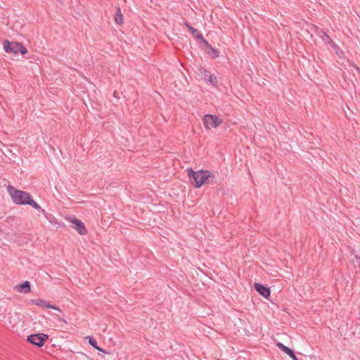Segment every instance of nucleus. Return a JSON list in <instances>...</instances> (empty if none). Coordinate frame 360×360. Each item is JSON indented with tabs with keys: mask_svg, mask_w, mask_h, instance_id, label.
<instances>
[{
	"mask_svg": "<svg viewBox=\"0 0 360 360\" xmlns=\"http://www.w3.org/2000/svg\"><path fill=\"white\" fill-rule=\"evenodd\" d=\"M115 21L120 25L122 24L123 22V15L122 14L120 8H117L116 14L115 16Z\"/></svg>",
	"mask_w": 360,
	"mask_h": 360,
	"instance_id": "nucleus-14",
	"label": "nucleus"
},
{
	"mask_svg": "<svg viewBox=\"0 0 360 360\" xmlns=\"http://www.w3.org/2000/svg\"><path fill=\"white\" fill-rule=\"evenodd\" d=\"M89 343L91 346H93L95 349H98V350H99V351H101V349L98 347V345H97V342H96V340L94 338L91 337V338H89ZM102 352H103V351L102 350Z\"/></svg>",
	"mask_w": 360,
	"mask_h": 360,
	"instance_id": "nucleus-17",
	"label": "nucleus"
},
{
	"mask_svg": "<svg viewBox=\"0 0 360 360\" xmlns=\"http://www.w3.org/2000/svg\"><path fill=\"white\" fill-rule=\"evenodd\" d=\"M46 219L49 220L51 223L53 222V220L55 219L54 217L51 214H46Z\"/></svg>",
	"mask_w": 360,
	"mask_h": 360,
	"instance_id": "nucleus-18",
	"label": "nucleus"
},
{
	"mask_svg": "<svg viewBox=\"0 0 360 360\" xmlns=\"http://www.w3.org/2000/svg\"><path fill=\"white\" fill-rule=\"evenodd\" d=\"M355 69L360 72V69L357 66H355Z\"/></svg>",
	"mask_w": 360,
	"mask_h": 360,
	"instance_id": "nucleus-22",
	"label": "nucleus"
},
{
	"mask_svg": "<svg viewBox=\"0 0 360 360\" xmlns=\"http://www.w3.org/2000/svg\"><path fill=\"white\" fill-rule=\"evenodd\" d=\"M48 335L44 333L32 334L27 337V341L37 347H42Z\"/></svg>",
	"mask_w": 360,
	"mask_h": 360,
	"instance_id": "nucleus-5",
	"label": "nucleus"
},
{
	"mask_svg": "<svg viewBox=\"0 0 360 360\" xmlns=\"http://www.w3.org/2000/svg\"><path fill=\"white\" fill-rule=\"evenodd\" d=\"M4 49L6 53L17 55L18 53L25 55L27 53V49L20 42H10L6 40L4 44Z\"/></svg>",
	"mask_w": 360,
	"mask_h": 360,
	"instance_id": "nucleus-3",
	"label": "nucleus"
},
{
	"mask_svg": "<svg viewBox=\"0 0 360 360\" xmlns=\"http://www.w3.org/2000/svg\"><path fill=\"white\" fill-rule=\"evenodd\" d=\"M277 346L283 352L286 353L289 356H290L292 359V360H298L294 352L290 348L285 346L281 342L278 343Z\"/></svg>",
	"mask_w": 360,
	"mask_h": 360,
	"instance_id": "nucleus-13",
	"label": "nucleus"
},
{
	"mask_svg": "<svg viewBox=\"0 0 360 360\" xmlns=\"http://www.w3.org/2000/svg\"><path fill=\"white\" fill-rule=\"evenodd\" d=\"M73 224H75V229L79 233L80 235H86L87 233V230L84 224L80 220L73 218L70 221Z\"/></svg>",
	"mask_w": 360,
	"mask_h": 360,
	"instance_id": "nucleus-8",
	"label": "nucleus"
},
{
	"mask_svg": "<svg viewBox=\"0 0 360 360\" xmlns=\"http://www.w3.org/2000/svg\"><path fill=\"white\" fill-rule=\"evenodd\" d=\"M40 211H41V214H42L44 217H46V214H49V213H47V212H46L44 210H43V209L40 210Z\"/></svg>",
	"mask_w": 360,
	"mask_h": 360,
	"instance_id": "nucleus-20",
	"label": "nucleus"
},
{
	"mask_svg": "<svg viewBox=\"0 0 360 360\" xmlns=\"http://www.w3.org/2000/svg\"><path fill=\"white\" fill-rule=\"evenodd\" d=\"M31 302L37 306L52 309L59 312H62L61 309L58 307L53 305L42 299L32 300Z\"/></svg>",
	"mask_w": 360,
	"mask_h": 360,
	"instance_id": "nucleus-7",
	"label": "nucleus"
},
{
	"mask_svg": "<svg viewBox=\"0 0 360 360\" xmlns=\"http://www.w3.org/2000/svg\"><path fill=\"white\" fill-rule=\"evenodd\" d=\"M27 205H29L30 206H32L33 208L36 209V210H41V207H40V205L39 204H37L33 199L31 197L30 199V201H28L27 204Z\"/></svg>",
	"mask_w": 360,
	"mask_h": 360,
	"instance_id": "nucleus-16",
	"label": "nucleus"
},
{
	"mask_svg": "<svg viewBox=\"0 0 360 360\" xmlns=\"http://www.w3.org/2000/svg\"><path fill=\"white\" fill-rule=\"evenodd\" d=\"M335 53L339 55L340 54V52H342V51L340 50V47L336 44V48H333Z\"/></svg>",
	"mask_w": 360,
	"mask_h": 360,
	"instance_id": "nucleus-19",
	"label": "nucleus"
},
{
	"mask_svg": "<svg viewBox=\"0 0 360 360\" xmlns=\"http://www.w3.org/2000/svg\"><path fill=\"white\" fill-rule=\"evenodd\" d=\"M188 176L192 184L196 188H200L211 176L212 173L208 170L193 171L191 168L187 169Z\"/></svg>",
	"mask_w": 360,
	"mask_h": 360,
	"instance_id": "nucleus-1",
	"label": "nucleus"
},
{
	"mask_svg": "<svg viewBox=\"0 0 360 360\" xmlns=\"http://www.w3.org/2000/svg\"><path fill=\"white\" fill-rule=\"evenodd\" d=\"M207 47L210 48L211 53H210L213 58H216L219 56V51L214 49L210 44H208V45H206Z\"/></svg>",
	"mask_w": 360,
	"mask_h": 360,
	"instance_id": "nucleus-15",
	"label": "nucleus"
},
{
	"mask_svg": "<svg viewBox=\"0 0 360 360\" xmlns=\"http://www.w3.org/2000/svg\"><path fill=\"white\" fill-rule=\"evenodd\" d=\"M204 75L203 79L207 82H209L210 84H212L214 86H217L218 84V81L217 77H214L213 75H212L210 72H208L206 70H204Z\"/></svg>",
	"mask_w": 360,
	"mask_h": 360,
	"instance_id": "nucleus-11",
	"label": "nucleus"
},
{
	"mask_svg": "<svg viewBox=\"0 0 360 360\" xmlns=\"http://www.w3.org/2000/svg\"><path fill=\"white\" fill-rule=\"evenodd\" d=\"M202 121L206 129L216 128L223 122V120L221 118L211 114L205 115L202 119Z\"/></svg>",
	"mask_w": 360,
	"mask_h": 360,
	"instance_id": "nucleus-4",
	"label": "nucleus"
},
{
	"mask_svg": "<svg viewBox=\"0 0 360 360\" xmlns=\"http://www.w3.org/2000/svg\"><path fill=\"white\" fill-rule=\"evenodd\" d=\"M15 289L19 292L28 293L31 291L30 283L28 281H24L22 283L17 285Z\"/></svg>",
	"mask_w": 360,
	"mask_h": 360,
	"instance_id": "nucleus-12",
	"label": "nucleus"
},
{
	"mask_svg": "<svg viewBox=\"0 0 360 360\" xmlns=\"http://www.w3.org/2000/svg\"><path fill=\"white\" fill-rule=\"evenodd\" d=\"M254 286L255 290L264 297L267 298L268 297L270 296L271 292L269 288L258 283H255Z\"/></svg>",
	"mask_w": 360,
	"mask_h": 360,
	"instance_id": "nucleus-10",
	"label": "nucleus"
},
{
	"mask_svg": "<svg viewBox=\"0 0 360 360\" xmlns=\"http://www.w3.org/2000/svg\"><path fill=\"white\" fill-rule=\"evenodd\" d=\"M7 191L13 202L16 205H27L31 198L29 193L18 190L11 185L7 186Z\"/></svg>",
	"mask_w": 360,
	"mask_h": 360,
	"instance_id": "nucleus-2",
	"label": "nucleus"
},
{
	"mask_svg": "<svg viewBox=\"0 0 360 360\" xmlns=\"http://www.w3.org/2000/svg\"><path fill=\"white\" fill-rule=\"evenodd\" d=\"M313 30L323 41H325L326 44L330 45L332 48H336V44L330 39L326 32L323 31L316 25H313Z\"/></svg>",
	"mask_w": 360,
	"mask_h": 360,
	"instance_id": "nucleus-6",
	"label": "nucleus"
},
{
	"mask_svg": "<svg viewBox=\"0 0 360 360\" xmlns=\"http://www.w3.org/2000/svg\"><path fill=\"white\" fill-rule=\"evenodd\" d=\"M58 321H63V322H64V323H65V322H66V321H65V319H61V318H58Z\"/></svg>",
	"mask_w": 360,
	"mask_h": 360,
	"instance_id": "nucleus-21",
	"label": "nucleus"
},
{
	"mask_svg": "<svg viewBox=\"0 0 360 360\" xmlns=\"http://www.w3.org/2000/svg\"><path fill=\"white\" fill-rule=\"evenodd\" d=\"M184 25L188 29L195 38L200 39L205 45H208V42L203 38L202 34L197 29L193 27L188 22H185Z\"/></svg>",
	"mask_w": 360,
	"mask_h": 360,
	"instance_id": "nucleus-9",
	"label": "nucleus"
}]
</instances>
